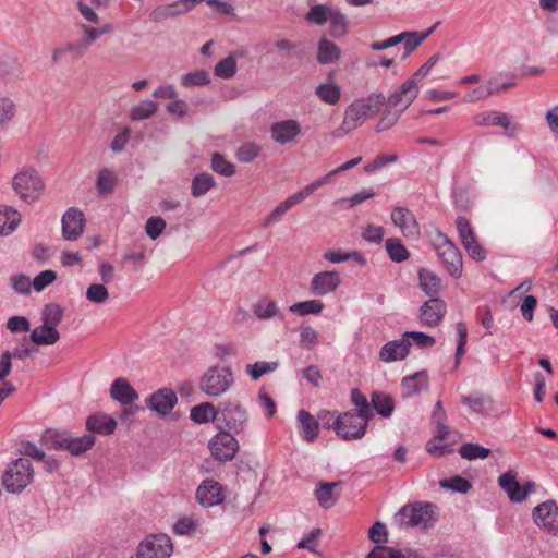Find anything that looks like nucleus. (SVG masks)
<instances>
[{
  "label": "nucleus",
  "mask_w": 558,
  "mask_h": 558,
  "mask_svg": "<svg viewBox=\"0 0 558 558\" xmlns=\"http://www.w3.org/2000/svg\"><path fill=\"white\" fill-rule=\"evenodd\" d=\"M386 102V97L381 93L371 94L366 98L354 100L345 108L343 121L332 135L342 137L356 128L361 126L368 118L379 113Z\"/></svg>",
  "instance_id": "1"
},
{
  "label": "nucleus",
  "mask_w": 558,
  "mask_h": 558,
  "mask_svg": "<svg viewBox=\"0 0 558 558\" xmlns=\"http://www.w3.org/2000/svg\"><path fill=\"white\" fill-rule=\"evenodd\" d=\"M438 521V508L427 501H415L403 506L393 517V522L400 529L418 526L427 531Z\"/></svg>",
  "instance_id": "2"
},
{
  "label": "nucleus",
  "mask_w": 558,
  "mask_h": 558,
  "mask_svg": "<svg viewBox=\"0 0 558 558\" xmlns=\"http://www.w3.org/2000/svg\"><path fill=\"white\" fill-rule=\"evenodd\" d=\"M439 60V54H433L414 74L411 78L407 80L398 90L391 94L387 99V105L390 108L402 106L401 111H404L413 102L418 95L417 81L424 77L430 69Z\"/></svg>",
  "instance_id": "3"
},
{
  "label": "nucleus",
  "mask_w": 558,
  "mask_h": 558,
  "mask_svg": "<svg viewBox=\"0 0 558 558\" xmlns=\"http://www.w3.org/2000/svg\"><path fill=\"white\" fill-rule=\"evenodd\" d=\"M233 373L229 366H210L199 378L198 388L206 396L217 398L233 385Z\"/></svg>",
  "instance_id": "4"
},
{
  "label": "nucleus",
  "mask_w": 558,
  "mask_h": 558,
  "mask_svg": "<svg viewBox=\"0 0 558 558\" xmlns=\"http://www.w3.org/2000/svg\"><path fill=\"white\" fill-rule=\"evenodd\" d=\"M434 247L447 272L456 279L460 278L463 271V259L458 246L446 234L438 230L437 239L434 241Z\"/></svg>",
  "instance_id": "5"
},
{
  "label": "nucleus",
  "mask_w": 558,
  "mask_h": 558,
  "mask_svg": "<svg viewBox=\"0 0 558 558\" xmlns=\"http://www.w3.org/2000/svg\"><path fill=\"white\" fill-rule=\"evenodd\" d=\"M34 470L31 461L19 458L11 462L1 477L4 488H26L33 483Z\"/></svg>",
  "instance_id": "6"
},
{
  "label": "nucleus",
  "mask_w": 558,
  "mask_h": 558,
  "mask_svg": "<svg viewBox=\"0 0 558 558\" xmlns=\"http://www.w3.org/2000/svg\"><path fill=\"white\" fill-rule=\"evenodd\" d=\"M333 425L336 435L350 441L361 439L365 435L368 422L351 410L339 414Z\"/></svg>",
  "instance_id": "7"
},
{
  "label": "nucleus",
  "mask_w": 558,
  "mask_h": 558,
  "mask_svg": "<svg viewBox=\"0 0 558 558\" xmlns=\"http://www.w3.org/2000/svg\"><path fill=\"white\" fill-rule=\"evenodd\" d=\"M13 189L26 203L38 199L44 189L38 172L34 169L17 173L13 179Z\"/></svg>",
  "instance_id": "8"
},
{
  "label": "nucleus",
  "mask_w": 558,
  "mask_h": 558,
  "mask_svg": "<svg viewBox=\"0 0 558 558\" xmlns=\"http://www.w3.org/2000/svg\"><path fill=\"white\" fill-rule=\"evenodd\" d=\"M173 551L171 538L166 534L147 537L137 548V558H169Z\"/></svg>",
  "instance_id": "9"
},
{
  "label": "nucleus",
  "mask_w": 558,
  "mask_h": 558,
  "mask_svg": "<svg viewBox=\"0 0 558 558\" xmlns=\"http://www.w3.org/2000/svg\"><path fill=\"white\" fill-rule=\"evenodd\" d=\"M219 414L228 432L242 433L247 424L246 410L236 402H223L220 404Z\"/></svg>",
  "instance_id": "10"
},
{
  "label": "nucleus",
  "mask_w": 558,
  "mask_h": 558,
  "mask_svg": "<svg viewBox=\"0 0 558 558\" xmlns=\"http://www.w3.org/2000/svg\"><path fill=\"white\" fill-rule=\"evenodd\" d=\"M213 457L220 461H231L239 450V442L231 432L221 430L209 441Z\"/></svg>",
  "instance_id": "11"
},
{
  "label": "nucleus",
  "mask_w": 558,
  "mask_h": 558,
  "mask_svg": "<svg viewBox=\"0 0 558 558\" xmlns=\"http://www.w3.org/2000/svg\"><path fill=\"white\" fill-rule=\"evenodd\" d=\"M534 522L554 536H558V506L549 500L533 510Z\"/></svg>",
  "instance_id": "12"
},
{
  "label": "nucleus",
  "mask_w": 558,
  "mask_h": 558,
  "mask_svg": "<svg viewBox=\"0 0 558 558\" xmlns=\"http://www.w3.org/2000/svg\"><path fill=\"white\" fill-rule=\"evenodd\" d=\"M146 407L160 416L169 414L178 402L177 393L170 388H161L146 399Z\"/></svg>",
  "instance_id": "13"
},
{
  "label": "nucleus",
  "mask_w": 558,
  "mask_h": 558,
  "mask_svg": "<svg viewBox=\"0 0 558 558\" xmlns=\"http://www.w3.org/2000/svg\"><path fill=\"white\" fill-rule=\"evenodd\" d=\"M85 227L84 214L77 208H69L62 217V235L68 241L77 240Z\"/></svg>",
  "instance_id": "14"
},
{
  "label": "nucleus",
  "mask_w": 558,
  "mask_h": 558,
  "mask_svg": "<svg viewBox=\"0 0 558 558\" xmlns=\"http://www.w3.org/2000/svg\"><path fill=\"white\" fill-rule=\"evenodd\" d=\"M446 310L447 305L441 299L430 298L420 308L421 322L428 327H436L441 323Z\"/></svg>",
  "instance_id": "15"
},
{
  "label": "nucleus",
  "mask_w": 558,
  "mask_h": 558,
  "mask_svg": "<svg viewBox=\"0 0 558 558\" xmlns=\"http://www.w3.org/2000/svg\"><path fill=\"white\" fill-rule=\"evenodd\" d=\"M391 220L407 238H414L420 233L415 216L405 207H395L391 211Z\"/></svg>",
  "instance_id": "16"
},
{
  "label": "nucleus",
  "mask_w": 558,
  "mask_h": 558,
  "mask_svg": "<svg viewBox=\"0 0 558 558\" xmlns=\"http://www.w3.org/2000/svg\"><path fill=\"white\" fill-rule=\"evenodd\" d=\"M271 138L279 144L292 143L301 134V126L298 121L288 119L275 122L270 126Z\"/></svg>",
  "instance_id": "17"
},
{
  "label": "nucleus",
  "mask_w": 558,
  "mask_h": 558,
  "mask_svg": "<svg viewBox=\"0 0 558 558\" xmlns=\"http://www.w3.org/2000/svg\"><path fill=\"white\" fill-rule=\"evenodd\" d=\"M341 283L340 276L337 271H322L311 280V291L314 295H325L333 292Z\"/></svg>",
  "instance_id": "18"
},
{
  "label": "nucleus",
  "mask_w": 558,
  "mask_h": 558,
  "mask_svg": "<svg viewBox=\"0 0 558 558\" xmlns=\"http://www.w3.org/2000/svg\"><path fill=\"white\" fill-rule=\"evenodd\" d=\"M411 347V341L405 339L402 335L400 339L385 343L379 351V357L386 363L404 360L408 356Z\"/></svg>",
  "instance_id": "19"
},
{
  "label": "nucleus",
  "mask_w": 558,
  "mask_h": 558,
  "mask_svg": "<svg viewBox=\"0 0 558 558\" xmlns=\"http://www.w3.org/2000/svg\"><path fill=\"white\" fill-rule=\"evenodd\" d=\"M111 398L122 405H129L138 399V393L123 377L113 380L110 387Z\"/></svg>",
  "instance_id": "20"
},
{
  "label": "nucleus",
  "mask_w": 558,
  "mask_h": 558,
  "mask_svg": "<svg viewBox=\"0 0 558 558\" xmlns=\"http://www.w3.org/2000/svg\"><path fill=\"white\" fill-rule=\"evenodd\" d=\"M298 428L305 441L313 442L318 437L319 421L308 411L300 410L298 412Z\"/></svg>",
  "instance_id": "21"
},
{
  "label": "nucleus",
  "mask_w": 558,
  "mask_h": 558,
  "mask_svg": "<svg viewBox=\"0 0 558 558\" xmlns=\"http://www.w3.org/2000/svg\"><path fill=\"white\" fill-rule=\"evenodd\" d=\"M402 396L404 398L413 397L421 391L428 389V375L426 371H420L413 375L407 376L401 381Z\"/></svg>",
  "instance_id": "22"
},
{
  "label": "nucleus",
  "mask_w": 558,
  "mask_h": 558,
  "mask_svg": "<svg viewBox=\"0 0 558 558\" xmlns=\"http://www.w3.org/2000/svg\"><path fill=\"white\" fill-rule=\"evenodd\" d=\"M117 428V421L102 413L89 415L86 421V429L89 433L111 435Z\"/></svg>",
  "instance_id": "23"
},
{
  "label": "nucleus",
  "mask_w": 558,
  "mask_h": 558,
  "mask_svg": "<svg viewBox=\"0 0 558 558\" xmlns=\"http://www.w3.org/2000/svg\"><path fill=\"white\" fill-rule=\"evenodd\" d=\"M21 221L16 209L10 206L0 205V235L11 234Z\"/></svg>",
  "instance_id": "24"
},
{
  "label": "nucleus",
  "mask_w": 558,
  "mask_h": 558,
  "mask_svg": "<svg viewBox=\"0 0 558 558\" xmlns=\"http://www.w3.org/2000/svg\"><path fill=\"white\" fill-rule=\"evenodd\" d=\"M340 59V49L338 46L328 40L326 37H323L318 41L317 47V61L320 64H330L335 63Z\"/></svg>",
  "instance_id": "25"
},
{
  "label": "nucleus",
  "mask_w": 558,
  "mask_h": 558,
  "mask_svg": "<svg viewBox=\"0 0 558 558\" xmlns=\"http://www.w3.org/2000/svg\"><path fill=\"white\" fill-rule=\"evenodd\" d=\"M29 338L37 345H52L60 339V333L57 328L43 324L31 332Z\"/></svg>",
  "instance_id": "26"
},
{
  "label": "nucleus",
  "mask_w": 558,
  "mask_h": 558,
  "mask_svg": "<svg viewBox=\"0 0 558 558\" xmlns=\"http://www.w3.org/2000/svg\"><path fill=\"white\" fill-rule=\"evenodd\" d=\"M95 440L96 438L93 434H87L80 437H71L68 434L64 449L68 450L72 456H80L92 449L95 445Z\"/></svg>",
  "instance_id": "27"
},
{
  "label": "nucleus",
  "mask_w": 558,
  "mask_h": 558,
  "mask_svg": "<svg viewBox=\"0 0 558 558\" xmlns=\"http://www.w3.org/2000/svg\"><path fill=\"white\" fill-rule=\"evenodd\" d=\"M476 125H497L505 130L510 128V117L508 113L498 111H486L474 117Z\"/></svg>",
  "instance_id": "28"
},
{
  "label": "nucleus",
  "mask_w": 558,
  "mask_h": 558,
  "mask_svg": "<svg viewBox=\"0 0 558 558\" xmlns=\"http://www.w3.org/2000/svg\"><path fill=\"white\" fill-rule=\"evenodd\" d=\"M418 281L421 289L429 296L435 298L440 291L441 280L433 271L425 268L418 270Z\"/></svg>",
  "instance_id": "29"
},
{
  "label": "nucleus",
  "mask_w": 558,
  "mask_h": 558,
  "mask_svg": "<svg viewBox=\"0 0 558 558\" xmlns=\"http://www.w3.org/2000/svg\"><path fill=\"white\" fill-rule=\"evenodd\" d=\"M275 48L281 54V58L290 62L293 59L302 61L304 58V51L300 48V44L290 41L288 39H279L274 43Z\"/></svg>",
  "instance_id": "30"
},
{
  "label": "nucleus",
  "mask_w": 558,
  "mask_h": 558,
  "mask_svg": "<svg viewBox=\"0 0 558 558\" xmlns=\"http://www.w3.org/2000/svg\"><path fill=\"white\" fill-rule=\"evenodd\" d=\"M432 420L436 426V438L439 441H444L450 433L451 428L446 424L447 414L440 400L435 403L434 411L432 413Z\"/></svg>",
  "instance_id": "31"
},
{
  "label": "nucleus",
  "mask_w": 558,
  "mask_h": 558,
  "mask_svg": "<svg viewBox=\"0 0 558 558\" xmlns=\"http://www.w3.org/2000/svg\"><path fill=\"white\" fill-rule=\"evenodd\" d=\"M371 404L383 417H389L395 409L392 397L381 391H374L371 395Z\"/></svg>",
  "instance_id": "32"
},
{
  "label": "nucleus",
  "mask_w": 558,
  "mask_h": 558,
  "mask_svg": "<svg viewBox=\"0 0 558 558\" xmlns=\"http://www.w3.org/2000/svg\"><path fill=\"white\" fill-rule=\"evenodd\" d=\"M219 411L210 402H202L191 409L190 417L192 421L203 424L217 420Z\"/></svg>",
  "instance_id": "33"
},
{
  "label": "nucleus",
  "mask_w": 558,
  "mask_h": 558,
  "mask_svg": "<svg viewBox=\"0 0 558 558\" xmlns=\"http://www.w3.org/2000/svg\"><path fill=\"white\" fill-rule=\"evenodd\" d=\"M254 314L260 319H269L276 316L283 317L276 301L263 298L253 306Z\"/></svg>",
  "instance_id": "34"
},
{
  "label": "nucleus",
  "mask_w": 558,
  "mask_h": 558,
  "mask_svg": "<svg viewBox=\"0 0 558 558\" xmlns=\"http://www.w3.org/2000/svg\"><path fill=\"white\" fill-rule=\"evenodd\" d=\"M351 401L356 408V415L361 416L367 422L374 416L372 404L367 401L366 397L360 391V389H352Z\"/></svg>",
  "instance_id": "35"
},
{
  "label": "nucleus",
  "mask_w": 558,
  "mask_h": 558,
  "mask_svg": "<svg viewBox=\"0 0 558 558\" xmlns=\"http://www.w3.org/2000/svg\"><path fill=\"white\" fill-rule=\"evenodd\" d=\"M21 63L11 56H0V78L10 81L19 77Z\"/></svg>",
  "instance_id": "36"
},
{
  "label": "nucleus",
  "mask_w": 558,
  "mask_h": 558,
  "mask_svg": "<svg viewBox=\"0 0 558 558\" xmlns=\"http://www.w3.org/2000/svg\"><path fill=\"white\" fill-rule=\"evenodd\" d=\"M390 259L395 263H402L410 257V253L400 239L389 238L385 243Z\"/></svg>",
  "instance_id": "37"
},
{
  "label": "nucleus",
  "mask_w": 558,
  "mask_h": 558,
  "mask_svg": "<svg viewBox=\"0 0 558 558\" xmlns=\"http://www.w3.org/2000/svg\"><path fill=\"white\" fill-rule=\"evenodd\" d=\"M439 25V22L434 24L432 27L426 29L425 32H402L401 34H408L407 38L403 39L404 46L403 49L407 50L408 53H412L428 36L433 34L436 27Z\"/></svg>",
  "instance_id": "38"
},
{
  "label": "nucleus",
  "mask_w": 558,
  "mask_h": 558,
  "mask_svg": "<svg viewBox=\"0 0 558 558\" xmlns=\"http://www.w3.org/2000/svg\"><path fill=\"white\" fill-rule=\"evenodd\" d=\"M215 186V180L209 173L203 172L195 175L192 180L191 194L194 197L205 195L210 189Z\"/></svg>",
  "instance_id": "39"
},
{
  "label": "nucleus",
  "mask_w": 558,
  "mask_h": 558,
  "mask_svg": "<svg viewBox=\"0 0 558 558\" xmlns=\"http://www.w3.org/2000/svg\"><path fill=\"white\" fill-rule=\"evenodd\" d=\"M330 35L335 38L342 37L348 32V20L338 9L332 8L329 13Z\"/></svg>",
  "instance_id": "40"
},
{
  "label": "nucleus",
  "mask_w": 558,
  "mask_h": 558,
  "mask_svg": "<svg viewBox=\"0 0 558 558\" xmlns=\"http://www.w3.org/2000/svg\"><path fill=\"white\" fill-rule=\"evenodd\" d=\"M64 310L60 304H46L41 312V320L44 325L57 326L62 322Z\"/></svg>",
  "instance_id": "41"
},
{
  "label": "nucleus",
  "mask_w": 558,
  "mask_h": 558,
  "mask_svg": "<svg viewBox=\"0 0 558 558\" xmlns=\"http://www.w3.org/2000/svg\"><path fill=\"white\" fill-rule=\"evenodd\" d=\"M178 15H181L179 5L177 2H172L170 4H163L155 8L149 13V20L154 23H162L168 19L175 17Z\"/></svg>",
  "instance_id": "42"
},
{
  "label": "nucleus",
  "mask_w": 558,
  "mask_h": 558,
  "mask_svg": "<svg viewBox=\"0 0 558 558\" xmlns=\"http://www.w3.org/2000/svg\"><path fill=\"white\" fill-rule=\"evenodd\" d=\"M68 433L57 429H47L41 436L43 444L48 449L60 450L65 448Z\"/></svg>",
  "instance_id": "43"
},
{
  "label": "nucleus",
  "mask_w": 558,
  "mask_h": 558,
  "mask_svg": "<svg viewBox=\"0 0 558 558\" xmlns=\"http://www.w3.org/2000/svg\"><path fill=\"white\" fill-rule=\"evenodd\" d=\"M157 109L158 102L153 100H142L140 104L132 107L130 118L133 121H142L155 114Z\"/></svg>",
  "instance_id": "44"
},
{
  "label": "nucleus",
  "mask_w": 558,
  "mask_h": 558,
  "mask_svg": "<svg viewBox=\"0 0 558 558\" xmlns=\"http://www.w3.org/2000/svg\"><path fill=\"white\" fill-rule=\"evenodd\" d=\"M459 453L466 460L485 459L489 456L490 449L478 444L465 442L459 448Z\"/></svg>",
  "instance_id": "45"
},
{
  "label": "nucleus",
  "mask_w": 558,
  "mask_h": 558,
  "mask_svg": "<svg viewBox=\"0 0 558 558\" xmlns=\"http://www.w3.org/2000/svg\"><path fill=\"white\" fill-rule=\"evenodd\" d=\"M324 303L320 300H307L294 303L290 306L293 314L305 316L308 314H319L324 310Z\"/></svg>",
  "instance_id": "46"
},
{
  "label": "nucleus",
  "mask_w": 558,
  "mask_h": 558,
  "mask_svg": "<svg viewBox=\"0 0 558 558\" xmlns=\"http://www.w3.org/2000/svg\"><path fill=\"white\" fill-rule=\"evenodd\" d=\"M316 96L324 102L335 105L339 101L341 92L336 84H319L316 87Z\"/></svg>",
  "instance_id": "47"
},
{
  "label": "nucleus",
  "mask_w": 558,
  "mask_h": 558,
  "mask_svg": "<svg viewBox=\"0 0 558 558\" xmlns=\"http://www.w3.org/2000/svg\"><path fill=\"white\" fill-rule=\"evenodd\" d=\"M223 492L225 490H196V499L206 508L218 506L226 499Z\"/></svg>",
  "instance_id": "48"
},
{
  "label": "nucleus",
  "mask_w": 558,
  "mask_h": 558,
  "mask_svg": "<svg viewBox=\"0 0 558 558\" xmlns=\"http://www.w3.org/2000/svg\"><path fill=\"white\" fill-rule=\"evenodd\" d=\"M278 362L258 361L254 364H247L245 371L253 380H257L263 375L275 372L278 368Z\"/></svg>",
  "instance_id": "49"
},
{
  "label": "nucleus",
  "mask_w": 558,
  "mask_h": 558,
  "mask_svg": "<svg viewBox=\"0 0 558 558\" xmlns=\"http://www.w3.org/2000/svg\"><path fill=\"white\" fill-rule=\"evenodd\" d=\"M214 73L216 76L220 78H231L236 73V60L233 56H228L225 59L220 60L215 69Z\"/></svg>",
  "instance_id": "50"
},
{
  "label": "nucleus",
  "mask_w": 558,
  "mask_h": 558,
  "mask_svg": "<svg viewBox=\"0 0 558 558\" xmlns=\"http://www.w3.org/2000/svg\"><path fill=\"white\" fill-rule=\"evenodd\" d=\"M211 169L223 177H231L235 173V166L228 161L220 153H214L211 156Z\"/></svg>",
  "instance_id": "51"
},
{
  "label": "nucleus",
  "mask_w": 558,
  "mask_h": 558,
  "mask_svg": "<svg viewBox=\"0 0 558 558\" xmlns=\"http://www.w3.org/2000/svg\"><path fill=\"white\" fill-rule=\"evenodd\" d=\"M331 10H332V7H326L324 4H315V5L311 7L305 19L310 23H313L316 25H324L328 21L329 13H331Z\"/></svg>",
  "instance_id": "52"
},
{
  "label": "nucleus",
  "mask_w": 558,
  "mask_h": 558,
  "mask_svg": "<svg viewBox=\"0 0 558 558\" xmlns=\"http://www.w3.org/2000/svg\"><path fill=\"white\" fill-rule=\"evenodd\" d=\"M210 83L209 72L206 70H198L195 72H190L182 77L181 84L184 87L191 86H202Z\"/></svg>",
  "instance_id": "53"
},
{
  "label": "nucleus",
  "mask_w": 558,
  "mask_h": 558,
  "mask_svg": "<svg viewBox=\"0 0 558 558\" xmlns=\"http://www.w3.org/2000/svg\"><path fill=\"white\" fill-rule=\"evenodd\" d=\"M456 227L463 246L476 240V235L466 218L459 216L456 219Z\"/></svg>",
  "instance_id": "54"
},
{
  "label": "nucleus",
  "mask_w": 558,
  "mask_h": 558,
  "mask_svg": "<svg viewBox=\"0 0 558 558\" xmlns=\"http://www.w3.org/2000/svg\"><path fill=\"white\" fill-rule=\"evenodd\" d=\"M116 181V177L110 170H100L97 178V190L99 194L105 195L111 193L114 189Z\"/></svg>",
  "instance_id": "55"
},
{
  "label": "nucleus",
  "mask_w": 558,
  "mask_h": 558,
  "mask_svg": "<svg viewBox=\"0 0 558 558\" xmlns=\"http://www.w3.org/2000/svg\"><path fill=\"white\" fill-rule=\"evenodd\" d=\"M86 299L95 304H104L109 299V292L104 284L92 283L86 290Z\"/></svg>",
  "instance_id": "56"
},
{
  "label": "nucleus",
  "mask_w": 558,
  "mask_h": 558,
  "mask_svg": "<svg viewBox=\"0 0 558 558\" xmlns=\"http://www.w3.org/2000/svg\"><path fill=\"white\" fill-rule=\"evenodd\" d=\"M16 112L14 101L9 97H0V126L10 123Z\"/></svg>",
  "instance_id": "57"
},
{
  "label": "nucleus",
  "mask_w": 558,
  "mask_h": 558,
  "mask_svg": "<svg viewBox=\"0 0 558 558\" xmlns=\"http://www.w3.org/2000/svg\"><path fill=\"white\" fill-rule=\"evenodd\" d=\"M314 496L324 509L333 507L340 498L338 490H314Z\"/></svg>",
  "instance_id": "58"
},
{
  "label": "nucleus",
  "mask_w": 558,
  "mask_h": 558,
  "mask_svg": "<svg viewBox=\"0 0 558 558\" xmlns=\"http://www.w3.org/2000/svg\"><path fill=\"white\" fill-rule=\"evenodd\" d=\"M374 196H375V192L373 191V189H368V190H363V191L356 192L349 198H342V199L338 201V203H340L342 207L349 209L359 204H362L366 199H369Z\"/></svg>",
  "instance_id": "59"
},
{
  "label": "nucleus",
  "mask_w": 558,
  "mask_h": 558,
  "mask_svg": "<svg viewBox=\"0 0 558 558\" xmlns=\"http://www.w3.org/2000/svg\"><path fill=\"white\" fill-rule=\"evenodd\" d=\"M166 221L161 217L153 216L147 219L145 230L146 234L151 239L156 240L166 229Z\"/></svg>",
  "instance_id": "60"
},
{
  "label": "nucleus",
  "mask_w": 558,
  "mask_h": 558,
  "mask_svg": "<svg viewBox=\"0 0 558 558\" xmlns=\"http://www.w3.org/2000/svg\"><path fill=\"white\" fill-rule=\"evenodd\" d=\"M57 279V272L48 269L38 274L32 281L35 291L40 292Z\"/></svg>",
  "instance_id": "61"
},
{
  "label": "nucleus",
  "mask_w": 558,
  "mask_h": 558,
  "mask_svg": "<svg viewBox=\"0 0 558 558\" xmlns=\"http://www.w3.org/2000/svg\"><path fill=\"white\" fill-rule=\"evenodd\" d=\"M259 154V147L254 143L243 144L236 151V158L239 161L248 163L253 161Z\"/></svg>",
  "instance_id": "62"
},
{
  "label": "nucleus",
  "mask_w": 558,
  "mask_h": 558,
  "mask_svg": "<svg viewBox=\"0 0 558 558\" xmlns=\"http://www.w3.org/2000/svg\"><path fill=\"white\" fill-rule=\"evenodd\" d=\"M368 538L378 545L387 543L388 532L386 525L381 522H375L368 530Z\"/></svg>",
  "instance_id": "63"
},
{
  "label": "nucleus",
  "mask_w": 558,
  "mask_h": 558,
  "mask_svg": "<svg viewBox=\"0 0 558 558\" xmlns=\"http://www.w3.org/2000/svg\"><path fill=\"white\" fill-rule=\"evenodd\" d=\"M366 558H403V556L393 547L377 545L367 554Z\"/></svg>",
  "instance_id": "64"
}]
</instances>
